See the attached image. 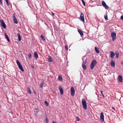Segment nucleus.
Masks as SVG:
<instances>
[{
  "label": "nucleus",
  "instance_id": "36",
  "mask_svg": "<svg viewBox=\"0 0 123 123\" xmlns=\"http://www.w3.org/2000/svg\"><path fill=\"white\" fill-rule=\"evenodd\" d=\"M0 3L1 4H3L2 0H0Z\"/></svg>",
  "mask_w": 123,
  "mask_h": 123
},
{
  "label": "nucleus",
  "instance_id": "42",
  "mask_svg": "<svg viewBox=\"0 0 123 123\" xmlns=\"http://www.w3.org/2000/svg\"><path fill=\"white\" fill-rule=\"evenodd\" d=\"M52 123H57L56 122H53Z\"/></svg>",
  "mask_w": 123,
  "mask_h": 123
},
{
  "label": "nucleus",
  "instance_id": "44",
  "mask_svg": "<svg viewBox=\"0 0 123 123\" xmlns=\"http://www.w3.org/2000/svg\"><path fill=\"white\" fill-rule=\"evenodd\" d=\"M102 95L104 97H105L104 96V95L103 94Z\"/></svg>",
  "mask_w": 123,
  "mask_h": 123
},
{
  "label": "nucleus",
  "instance_id": "13",
  "mask_svg": "<svg viewBox=\"0 0 123 123\" xmlns=\"http://www.w3.org/2000/svg\"><path fill=\"white\" fill-rule=\"evenodd\" d=\"M95 49L96 52L97 53H99L100 52L99 49L96 47H95Z\"/></svg>",
  "mask_w": 123,
  "mask_h": 123
},
{
  "label": "nucleus",
  "instance_id": "41",
  "mask_svg": "<svg viewBox=\"0 0 123 123\" xmlns=\"http://www.w3.org/2000/svg\"><path fill=\"white\" fill-rule=\"evenodd\" d=\"M31 67L32 68H34V67L33 66H32Z\"/></svg>",
  "mask_w": 123,
  "mask_h": 123
},
{
  "label": "nucleus",
  "instance_id": "17",
  "mask_svg": "<svg viewBox=\"0 0 123 123\" xmlns=\"http://www.w3.org/2000/svg\"><path fill=\"white\" fill-rule=\"evenodd\" d=\"M78 31L79 33L81 36H83V34L82 31L79 30V29H78Z\"/></svg>",
  "mask_w": 123,
  "mask_h": 123
},
{
  "label": "nucleus",
  "instance_id": "1",
  "mask_svg": "<svg viewBox=\"0 0 123 123\" xmlns=\"http://www.w3.org/2000/svg\"><path fill=\"white\" fill-rule=\"evenodd\" d=\"M82 105L83 108L86 110L87 109V106L86 102L85 99L83 98L82 99Z\"/></svg>",
  "mask_w": 123,
  "mask_h": 123
},
{
  "label": "nucleus",
  "instance_id": "10",
  "mask_svg": "<svg viewBox=\"0 0 123 123\" xmlns=\"http://www.w3.org/2000/svg\"><path fill=\"white\" fill-rule=\"evenodd\" d=\"M110 57L112 58H113L115 56V53L112 51H110Z\"/></svg>",
  "mask_w": 123,
  "mask_h": 123
},
{
  "label": "nucleus",
  "instance_id": "24",
  "mask_svg": "<svg viewBox=\"0 0 123 123\" xmlns=\"http://www.w3.org/2000/svg\"><path fill=\"white\" fill-rule=\"evenodd\" d=\"M40 37H41V39L43 40V41H45V38H44L43 36V35H41L40 36Z\"/></svg>",
  "mask_w": 123,
  "mask_h": 123
},
{
  "label": "nucleus",
  "instance_id": "16",
  "mask_svg": "<svg viewBox=\"0 0 123 123\" xmlns=\"http://www.w3.org/2000/svg\"><path fill=\"white\" fill-rule=\"evenodd\" d=\"M19 68L23 72L24 70L23 69L22 66L21 65H20L18 66Z\"/></svg>",
  "mask_w": 123,
  "mask_h": 123
},
{
  "label": "nucleus",
  "instance_id": "21",
  "mask_svg": "<svg viewBox=\"0 0 123 123\" xmlns=\"http://www.w3.org/2000/svg\"><path fill=\"white\" fill-rule=\"evenodd\" d=\"M27 91L28 92V93L30 94H31V90L30 88H29V87H28L27 88Z\"/></svg>",
  "mask_w": 123,
  "mask_h": 123
},
{
  "label": "nucleus",
  "instance_id": "9",
  "mask_svg": "<svg viewBox=\"0 0 123 123\" xmlns=\"http://www.w3.org/2000/svg\"><path fill=\"white\" fill-rule=\"evenodd\" d=\"M86 58V57H84L82 59V60L83 61V63L86 64L87 62Z\"/></svg>",
  "mask_w": 123,
  "mask_h": 123
},
{
  "label": "nucleus",
  "instance_id": "31",
  "mask_svg": "<svg viewBox=\"0 0 123 123\" xmlns=\"http://www.w3.org/2000/svg\"><path fill=\"white\" fill-rule=\"evenodd\" d=\"M104 18L105 20H107L108 18L107 15H105L104 16Z\"/></svg>",
  "mask_w": 123,
  "mask_h": 123
},
{
  "label": "nucleus",
  "instance_id": "7",
  "mask_svg": "<svg viewBox=\"0 0 123 123\" xmlns=\"http://www.w3.org/2000/svg\"><path fill=\"white\" fill-rule=\"evenodd\" d=\"M80 17L81 20L84 22V16L82 12H81Z\"/></svg>",
  "mask_w": 123,
  "mask_h": 123
},
{
  "label": "nucleus",
  "instance_id": "33",
  "mask_svg": "<svg viewBox=\"0 0 123 123\" xmlns=\"http://www.w3.org/2000/svg\"><path fill=\"white\" fill-rule=\"evenodd\" d=\"M28 56L30 58H31V55L30 53L28 55Z\"/></svg>",
  "mask_w": 123,
  "mask_h": 123
},
{
  "label": "nucleus",
  "instance_id": "15",
  "mask_svg": "<svg viewBox=\"0 0 123 123\" xmlns=\"http://www.w3.org/2000/svg\"><path fill=\"white\" fill-rule=\"evenodd\" d=\"M118 80L120 82H122L123 81V78L122 76L119 75L118 77Z\"/></svg>",
  "mask_w": 123,
  "mask_h": 123
},
{
  "label": "nucleus",
  "instance_id": "23",
  "mask_svg": "<svg viewBox=\"0 0 123 123\" xmlns=\"http://www.w3.org/2000/svg\"><path fill=\"white\" fill-rule=\"evenodd\" d=\"M82 67L83 68L84 70H86V65L84 64L82 65Z\"/></svg>",
  "mask_w": 123,
  "mask_h": 123
},
{
  "label": "nucleus",
  "instance_id": "32",
  "mask_svg": "<svg viewBox=\"0 0 123 123\" xmlns=\"http://www.w3.org/2000/svg\"><path fill=\"white\" fill-rule=\"evenodd\" d=\"M81 1L83 5L85 6V2L83 0H81Z\"/></svg>",
  "mask_w": 123,
  "mask_h": 123
},
{
  "label": "nucleus",
  "instance_id": "34",
  "mask_svg": "<svg viewBox=\"0 0 123 123\" xmlns=\"http://www.w3.org/2000/svg\"><path fill=\"white\" fill-rule=\"evenodd\" d=\"M65 48L67 50H68V46L67 45H66L65 46Z\"/></svg>",
  "mask_w": 123,
  "mask_h": 123
},
{
  "label": "nucleus",
  "instance_id": "18",
  "mask_svg": "<svg viewBox=\"0 0 123 123\" xmlns=\"http://www.w3.org/2000/svg\"><path fill=\"white\" fill-rule=\"evenodd\" d=\"M48 61L49 62H51L53 61V60L52 59V58L50 56H49L48 58Z\"/></svg>",
  "mask_w": 123,
  "mask_h": 123
},
{
  "label": "nucleus",
  "instance_id": "26",
  "mask_svg": "<svg viewBox=\"0 0 123 123\" xmlns=\"http://www.w3.org/2000/svg\"><path fill=\"white\" fill-rule=\"evenodd\" d=\"M58 79L60 81H62L63 80L62 77L59 76L58 77Z\"/></svg>",
  "mask_w": 123,
  "mask_h": 123
},
{
  "label": "nucleus",
  "instance_id": "11",
  "mask_svg": "<svg viewBox=\"0 0 123 123\" xmlns=\"http://www.w3.org/2000/svg\"><path fill=\"white\" fill-rule=\"evenodd\" d=\"M110 65L111 66L113 67L115 66V63L112 60H111L110 62Z\"/></svg>",
  "mask_w": 123,
  "mask_h": 123
},
{
  "label": "nucleus",
  "instance_id": "20",
  "mask_svg": "<svg viewBox=\"0 0 123 123\" xmlns=\"http://www.w3.org/2000/svg\"><path fill=\"white\" fill-rule=\"evenodd\" d=\"M5 37L8 42H10V41L8 36L6 34L5 35Z\"/></svg>",
  "mask_w": 123,
  "mask_h": 123
},
{
  "label": "nucleus",
  "instance_id": "29",
  "mask_svg": "<svg viewBox=\"0 0 123 123\" xmlns=\"http://www.w3.org/2000/svg\"><path fill=\"white\" fill-rule=\"evenodd\" d=\"M46 117L45 120L46 123H48L49 122V120Z\"/></svg>",
  "mask_w": 123,
  "mask_h": 123
},
{
  "label": "nucleus",
  "instance_id": "43",
  "mask_svg": "<svg viewBox=\"0 0 123 123\" xmlns=\"http://www.w3.org/2000/svg\"><path fill=\"white\" fill-rule=\"evenodd\" d=\"M5 0L6 2H7V1H8V0Z\"/></svg>",
  "mask_w": 123,
  "mask_h": 123
},
{
  "label": "nucleus",
  "instance_id": "40",
  "mask_svg": "<svg viewBox=\"0 0 123 123\" xmlns=\"http://www.w3.org/2000/svg\"><path fill=\"white\" fill-rule=\"evenodd\" d=\"M112 109H113L114 110H115V109L113 107H112Z\"/></svg>",
  "mask_w": 123,
  "mask_h": 123
},
{
  "label": "nucleus",
  "instance_id": "6",
  "mask_svg": "<svg viewBox=\"0 0 123 123\" xmlns=\"http://www.w3.org/2000/svg\"><path fill=\"white\" fill-rule=\"evenodd\" d=\"M0 23L1 24V26L4 29L6 28V25L5 24L4 22L2 20H1L0 21Z\"/></svg>",
  "mask_w": 123,
  "mask_h": 123
},
{
  "label": "nucleus",
  "instance_id": "3",
  "mask_svg": "<svg viewBox=\"0 0 123 123\" xmlns=\"http://www.w3.org/2000/svg\"><path fill=\"white\" fill-rule=\"evenodd\" d=\"M116 34L114 32H111V37L113 41H114L116 39Z\"/></svg>",
  "mask_w": 123,
  "mask_h": 123
},
{
  "label": "nucleus",
  "instance_id": "5",
  "mask_svg": "<svg viewBox=\"0 0 123 123\" xmlns=\"http://www.w3.org/2000/svg\"><path fill=\"white\" fill-rule=\"evenodd\" d=\"M101 4L103 6L105 7V9H108L109 8V7L106 5L104 1H102Z\"/></svg>",
  "mask_w": 123,
  "mask_h": 123
},
{
  "label": "nucleus",
  "instance_id": "12",
  "mask_svg": "<svg viewBox=\"0 0 123 123\" xmlns=\"http://www.w3.org/2000/svg\"><path fill=\"white\" fill-rule=\"evenodd\" d=\"M34 55L36 59L38 58V56L37 53L35 51L34 53Z\"/></svg>",
  "mask_w": 123,
  "mask_h": 123
},
{
  "label": "nucleus",
  "instance_id": "4",
  "mask_svg": "<svg viewBox=\"0 0 123 123\" xmlns=\"http://www.w3.org/2000/svg\"><path fill=\"white\" fill-rule=\"evenodd\" d=\"M71 95L72 96H74L75 94V91L74 87H72L71 88Z\"/></svg>",
  "mask_w": 123,
  "mask_h": 123
},
{
  "label": "nucleus",
  "instance_id": "35",
  "mask_svg": "<svg viewBox=\"0 0 123 123\" xmlns=\"http://www.w3.org/2000/svg\"><path fill=\"white\" fill-rule=\"evenodd\" d=\"M77 120H76L77 121H79L80 120V119L79 118H78V117H77Z\"/></svg>",
  "mask_w": 123,
  "mask_h": 123
},
{
  "label": "nucleus",
  "instance_id": "14",
  "mask_svg": "<svg viewBox=\"0 0 123 123\" xmlns=\"http://www.w3.org/2000/svg\"><path fill=\"white\" fill-rule=\"evenodd\" d=\"M13 20L14 22L16 24H17L18 23V21L17 19L14 16H13Z\"/></svg>",
  "mask_w": 123,
  "mask_h": 123
},
{
  "label": "nucleus",
  "instance_id": "25",
  "mask_svg": "<svg viewBox=\"0 0 123 123\" xmlns=\"http://www.w3.org/2000/svg\"><path fill=\"white\" fill-rule=\"evenodd\" d=\"M116 58H117L119 57V53L118 52H116Z\"/></svg>",
  "mask_w": 123,
  "mask_h": 123
},
{
  "label": "nucleus",
  "instance_id": "22",
  "mask_svg": "<svg viewBox=\"0 0 123 123\" xmlns=\"http://www.w3.org/2000/svg\"><path fill=\"white\" fill-rule=\"evenodd\" d=\"M18 40L19 41H21V38L20 35L18 33Z\"/></svg>",
  "mask_w": 123,
  "mask_h": 123
},
{
  "label": "nucleus",
  "instance_id": "37",
  "mask_svg": "<svg viewBox=\"0 0 123 123\" xmlns=\"http://www.w3.org/2000/svg\"><path fill=\"white\" fill-rule=\"evenodd\" d=\"M121 18L123 20V15L121 16Z\"/></svg>",
  "mask_w": 123,
  "mask_h": 123
},
{
  "label": "nucleus",
  "instance_id": "28",
  "mask_svg": "<svg viewBox=\"0 0 123 123\" xmlns=\"http://www.w3.org/2000/svg\"><path fill=\"white\" fill-rule=\"evenodd\" d=\"M16 63L18 66L21 64L19 62L18 60L16 61Z\"/></svg>",
  "mask_w": 123,
  "mask_h": 123
},
{
  "label": "nucleus",
  "instance_id": "2",
  "mask_svg": "<svg viewBox=\"0 0 123 123\" xmlns=\"http://www.w3.org/2000/svg\"><path fill=\"white\" fill-rule=\"evenodd\" d=\"M97 62L96 60H93L90 66L91 68L92 69L94 68V66L96 65Z\"/></svg>",
  "mask_w": 123,
  "mask_h": 123
},
{
  "label": "nucleus",
  "instance_id": "27",
  "mask_svg": "<svg viewBox=\"0 0 123 123\" xmlns=\"http://www.w3.org/2000/svg\"><path fill=\"white\" fill-rule=\"evenodd\" d=\"M44 84V82H42L40 84V87L41 88L42 87L43 85Z\"/></svg>",
  "mask_w": 123,
  "mask_h": 123
},
{
  "label": "nucleus",
  "instance_id": "19",
  "mask_svg": "<svg viewBox=\"0 0 123 123\" xmlns=\"http://www.w3.org/2000/svg\"><path fill=\"white\" fill-rule=\"evenodd\" d=\"M59 89L61 94H62L63 93V90L61 86L59 87Z\"/></svg>",
  "mask_w": 123,
  "mask_h": 123
},
{
  "label": "nucleus",
  "instance_id": "8",
  "mask_svg": "<svg viewBox=\"0 0 123 123\" xmlns=\"http://www.w3.org/2000/svg\"><path fill=\"white\" fill-rule=\"evenodd\" d=\"M104 117L103 113L102 112H101L100 115V120L103 122L104 121Z\"/></svg>",
  "mask_w": 123,
  "mask_h": 123
},
{
  "label": "nucleus",
  "instance_id": "30",
  "mask_svg": "<svg viewBox=\"0 0 123 123\" xmlns=\"http://www.w3.org/2000/svg\"><path fill=\"white\" fill-rule=\"evenodd\" d=\"M44 103H45V104L46 105L48 106V102L46 101H45V102H44Z\"/></svg>",
  "mask_w": 123,
  "mask_h": 123
},
{
  "label": "nucleus",
  "instance_id": "46",
  "mask_svg": "<svg viewBox=\"0 0 123 123\" xmlns=\"http://www.w3.org/2000/svg\"><path fill=\"white\" fill-rule=\"evenodd\" d=\"M36 93V92H34V93Z\"/></svg>",
  "mask_w": 123,
  "mask_h": 123
},
{
  "label": "nucleus",
  "instance_id": "45",
  "mask_svg": "<svg viewBox=\"0 0 123 123\" xmlns=\"http://www.w3.org/2000/svg\"><path fill=\"white\" fill-rule=\"evenodd\" d=\"M52 14H53V15H54V13H52Z\"/></svg>",
  "mask_w": 123,
  "mask_h": 123
},
{
  "label": "nucleus",
  "instance_id": "47",
  "mask_svg": "<svg viewBox=\"0 0 123 123\" xmlns=\"http://www.w3.org/2000/svg\"><path fill=\"white\" fill-rule=\"evenodd\" d=\"M36 93V92H34V93Z\"/></svg>",
  "mask_w": 123,
  "mask_h": 123
},
{
  "label": "nucleus",
  "instance_id": "39",
  "mask_svg": "<svg viewBox=\"0 0 123 123\" xmlns=\"http://www.w3.org/2000/svg\"><path fill=\"white\" fill-rule=\"evenodd\" d=\"M101 94H102V95L103 94V93H102V92H103V91H101Z\"/></svg>",
  "mask_w": 123,
  "mask_h": 123
},
{
  "label": "nucleus",
  "instance_id": "38",
  "mask_svg": "<svg viewBox=\"0 0 123 123\" xmlns=\"http://www.w3.org/2000/svg\"><path fill=\"white\" fill-rule=\"evenodd\" d=\"M6 2V3L7 5H9V3L8 2V1H7V2Z\"/></svg>",
  "mask_w": 123,
  "mask_h": 123
}]
</instances>
